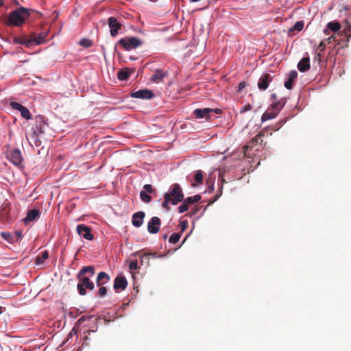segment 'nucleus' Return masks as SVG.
<instances>
[{"label": "nucleus", "instance_id": "obj_1", "mask_svg": "<svg viewBox=\"0 0 351 351\" xmlns=\"http://www.w3.org/2000/svg\"><path fill=\"white\" fill-rule=\"evenodd\" d=\"M95 274V269L94 266H84L79 271L77 274V279L79 282L77 285V289L79 294L85 295L86 294V289L93 291L95 289V284L91 280Z\"/></svg>", "mask_w": 351, "mask_h": 351}, {"label": "nucleus", "instance_id": "obj_2", "mask_svg": "<svg viewBox=\"0 0 351 351\" xmlns=\"http://www.w3.org/2000/svg\"><path fill=\"white\" fill-rule=\"evenodd\" d=\"M29 10L24 8L14 10L10 14L8 24L9 25L20 26L29 16Z\"/></svg>", "mask_w": 351, "mask_h": 351}, {"label": "nucleus", "instance_id": "obj_3", "mask_svg": "<svg viewBox=\"0 0 351 351\" xmlns=\"http://www.w3.org/2000/svg\"><path fill=\"white\" fill-rule=\"evenodd\" d=\"M118 44L122 46L125 50L130 51L141 46L143 41L137 37L130 36L121 38Z\"/></svg>", "mask_w": 351, "mask_h": 351}, {"label": "nucleus", "instance_id": "obj_4", "mask_svg": "<svg viewBox=\"0 0 351 351\" xmlns=\"http://www.w3.org/2000/svg\"><path fill=\"white\" fill-rule=\"evenodd\" d=\"M109 281L110 276L107 273L104 271L98 273L96 278L97 286L99 287V289L97 291L98 296L103 298L107 294V288L104 287V285L108 283Z\"/></svg>", "mask_w": 351, "mask_h": 351}, {"label": "nucleus", "instance_id": "obj_5", "mask_svg": "<svg viewBox=\"0 0 351 351\" xmlns=\"http://www.w3.org/2000/svg\"><path fill=\"white\" fill-rule=\"evenodd\" d=\"M165 194H169L173 205H177L179 202L184 200V194L178 184L171 185L169 192Z\"/></svg>", "mask_w": 351, "mask_h": 351}, {"label": "nucleus", "instance_id": "obj_6", "mask_svg": "<svg viewBox=\"0 0 351 351\" xmlns=\"http://www.w3.org/2000/svg\"><path fill=\"white\" fill-rule=\"evenodd\" d=\"M8 160L16 166H21L23 162V157L19 149H16L10 151L8 155Z\"/></svg>", "mask_w": 351, "mask_h": 351}, {"label": "nucleus", "instance_id": "obj_7", "mask_svg": "<svg viewBox=\"0 0 351 351\" xmlns=\"http://www.w3.org/2000/svg\"><path fill=\"white\" fill-rule=\"evenodd\" d=\"M108 23L110 28V35L113 37L116 36L118 34L119 29L121 28V23L114 16L108 18Z\"/></svg>", "mask_w": 351, "mask_h": 351}, {"label": "nucleus", "instance_id": "obj_8", "mask_svg": "<svg viewBox=\"0 0 351 351\" xmlns=\"http://www.w3.org/2000/svg\"><path fill=\"white\" fill-rule=\"evenodd\" d=\"M130 95L133 98L142 99H150L154 96L152 91L148 89H142L137 91H132Z\"/></svg>", "mask_w": 351, "mask_h": 351}, {"label": "nucleus", "instance_id": "obj_9", "mask_svg": "<svg viewBox=\"0 0 351 351\" xmlns=\"http://www.w3.org/2000/svg\"><path fill=\"white\" fill-rule=\"evenodd\" d=\"M76 230L78 234L82 236L84 239L89 241L93 239V235L90 232L91 229L90 227L84 224H80L77 226Z\"/></svg>", "mask_w": 351, "mask_h": 351}, {"label": "nucleus", "instance_id": "obj_10", "mask_svg": "<svg viewBox=\"0 0 351 351\" xmlns=\"http://www.w3.org/2000/svg\"><path fill=\"white\" fill-rule=\"evenodd\" d=\"M160 219L158 217H153L147 224V230L151 234H156L160 230Z\"/></svg>", "mask_w": 351, "mask_h": 351}, {"label": "nucleus", "instance_id": "obj_11", "mask_svg": "<svg viewBox=\"0 0 351 351\" xmlns=\"http://www.w3.org/2000/svg\"><path fill=\"white\" fill-rule=\"evenodd\" d=\"M128 285V281L124 276H118L116 277L114 281L113 287L117 292L119 290H124Z\"/></svg>", "mask_w": 351, "mask_h": 351}, {"label": "nucleus", "instance_id": "obj_12", "mask_svg": "<svg viewBox=\"0 0 351 351\" xmlns=\"http://www.w3.org/2000/svg\"><path fill=\"white\" fill-rule=\"evenodd\" d=\"M213 112V109L206 108L204 109L197 108L193 111V114L197 119H210V113Z\"/></svg>", "mask_w": 351, "mask_h": 351}, {"label": "nucleus", "instance_id": "obj_13", "mask_svg": "<svg viewBox=\"0 0 351 351\" xmlns=\"http://www.w3.org/2000/svg\"><path fill=\"white\" fill-rule=\"evenodd\" d=\"M273 77L269 74H263L259 79L258 87L261 90H265L267 88L269 83L271 82Z\"/></svg>", "mask_w": 351, "mask_h": 351}, {"label": "nucleus", "instance_id": "obj_14", "mask_svg": "<svg viewBox=\"0 0 351 351\" xmlns=\"http://www.w3.org/2000/svg\"><path fill=\"white\" fill-rule=\"evenodd\" d=\"M44 133V130L42 128V123H40V125H37L36 127V130L34 129V131L29 134V138L32 141L36 146H38L40 144V141H39L38 136L39 134Z\"/></svg>", "mask_w": 351, "mask_h": 351}, {"label": "nucleus", "instance_id": "obj_15", "mask_svg": "<svg viewBox=\"0 0 351 351\" xmlns=\"http://www.w3.org/2000/svg\"><path fill=\"white\" fill-rule=\"evenodd\" d=\"M145 214L143 211L135 213L132 215V223L136 228H139L143 223V219Z\"/></svg>", "mask_w": 351, "mask_h": 351}, {"label": "nucleus", "instance_id": "obj_16", "mask_svg": "<svg viewBox=\"0 0 351 351\" xmlns=\"http://www.w3.org/2000/svg\"><path fill=\"white\" fill-rule=\"evenodd\" d=\"M169 73L167 71L156 70L154 73L151 77V81L154 83H159L163 80L165 77L168 75Z\"/></svg>", "mask_w": 351, "mask_h": 351}, {"label": "nucleus", "instance_id": "obj_17", "mask_svg": "<svg viewBox=\"0 0 351 351\" xmlns=\"http://www.w3.org/2000/svg\"><path fill=\"white\" fill-rule=\"evenodd\" d=\"M39 216H40L39 210L32 209L27 212V216L23 219V221L25 224H27L28 223L35 221L36 219H38Z\"/></svg>", "mask_w": 351, "mask_h": 351}, {"label": "nucleus", "instance_id": "obj_18", "mask_svg": "<svg viewBox=\"0 0 351 351\" xmlns=\"http://www.w3.org/2000/svg\"><path fill=\"white\" fill-rule=\"evenodd\" d=\"M298 77V73L296 71H291L288 75V79L284 83V86L286 88L290 90L292 88L293 84Z\"/></svg>", "mask_w": 351, "mask_h": 351}, {"label": "nucleus", "instance_id": "obj_19", "mask_svg": "<svg viewBox=\"0 0 351 351\" xmlns=\"http://www.w3.org/2000/svg\"><path fill=\"white\" fill-rule=\"evenodd\" d=\"M135 69L132 68H125L120 69L117 73V77L120 80H125L129 76L134 73Z\"/></svg>", "mask_w": 351, "mask_h": 351}, {"label": "nucleus", "instance_id": "obj_20", "mask_svg": "<svg viewBox=\"0 0 351 351\" xmlns=\"http://www.w3.org/2000/svg\"><path fill=\"white\" fill-rule=\"evenodd\" d=\"M298 69L300 72H306L310 69L309 57H304L298 64Z\"/></svg>", "mask_w": 351, "mask_h": 351}, {"label": "nucleus", "instance_id": "obj_21", "mask_svg": "<svg viewBox=\"0 0 351 351\" xmlns=\"http://www.w3.org/2000/svg\"><path fill=\"white\" fill-rule=\"evenodd\" d=\"M48 34L47 32H43L39 34V35L34 34L32 35V38L34 41V44L40 45L46 41V37Z\"/></svg>", "mask_w": 351, "mask_h": 351}, {"label": "nucleus", "instance_id": "obj_22", "mask_svg": "<svg viewBox=\"0 0 351 351\" xmlns=\"http://www.w3.org/2000/svg\"><path fill=\"white\" fill-rule=\"evenodd\" d=\"M287 101L285 98H282L278 101H275L271 104V108L278 113L280 111V110L284 107Z\"/></svg>", "mask_w": 351, "mask_h": 351}, {"label": "nucleus", "instance_id": "obj_23", "mask_svg": "<svg viewBox=\"0 0 351 351\" xmlns=\"http://www.w3.org/2000/svg\"><path fill=\"white\" fill-rule=\"evenodd\" d=\"M1 236L3 239L7 241L10 243H14L17 242V238L14 237L13 234L9 232H2L1 233Z\"/></svg>", "mask_w": 351, "mask_h": 351}, {"label": "nucleus", "instance_id": "obj_24", "mask_svg": "<svg viewBox=\"0 0 351 351\" xmlns=\"http://www.w3.org/2000/svg\"><path fill=\"white\" fill-rule=\"evenodd\" d=\"M278 112L274 110L273 112H265L261 117L262 121H265L269 119H272L276 117Z\"/></svg>", "mask_w": 351, "mask_h": 351}, {"label": "nucleus", "instance_id": "obj_25", "mask_svg": "<svg viewBox=\"0 0 351 351\" xmlns=\"http://www.w3.org/2000/svg\"><path fill=\"white\" fill-rule=\"evenodd\" d=\"M327 27L330 30H331L334 32H338L341 29V25L337 21H331L327 24Z\"/></svg>", "mask_w": 351, "mask_h": 351}, {"label": "nucleus", "instance_id": "obj_26", "mask_svg": "<svg viewBox=\"0 0 351 351\" xmlns=\"http://www.w3.org/2000/svg\"><path fill=\"white\" fill-rule=\"evenodd\" d=\"M49 258V253L47 250L42 252L41 256H38L36 258L35 263L36 265H41L44 261Z\"/></svg>", "mask_w": 351, "mask_h": 351}, {"label": "nucleus", "instance_id": "obj_27", "mask_svg": "<svg viewBox=\"0 0 351 351\" xmlns=\"http://www.w3.org/2000/svg\"><path fill=\"white\" fill-rule=\"evenodd\" d=\"M15 41L19 44H23V45H25L27 47L32 45V44H34V41H33V38H32V36L31 37L30 39H27V38H16L15 39Z\"/></svg>", "mask_w": 351, "mask_h": 351}, {"label": "nucleus", "instance_id": "obj_28", "mask_svg": "<svg viewBox=\"0 0 351 351\" xmlns=\"http://www.w3.org/2000/svg\"><path fill=\"white\" fill-rule=\"evenodd\" d=\"M200 199L201 195H195L193 197L186 198L184 201L189 206L190 204H193L194 203L199 202Z\"/></svg>", "mask_w": 351, "mask_h": 351}, {"label": "nucleus", "instance_id": "obj_29", "mask_svg": "<svg viewBox=\"0 0 351 351\" xmlns=\"http://www.w3.org/2000/svg\"><path fill=\"white\" fill-rule=\"evenodd\" d=\"M264 136V134H263V132H260L258 134H257L256 136H254V138H252L250 141V144H261L263 143V139H262V137Z\"/></svg>", "mask_w": 351, "mask_h": 351}, {"label": "nucleus", "instance_id": "obj_30", "mask_svg": "<svg viewBox=\"0 0 351 351\" xmlns=\"http://www.w3.org/2000/svg\"><path fill=\"white\" fill-rule=\"evenodd\" d=\"M171 203V197H170L169 194L164 195V201L162 203V206L167 210H169L170 208L169 206V203Z\"/></svg>", "mask_w": 351, "mask_h": 351}, {"label": "nucleus", "instance_id": "obj_31", "mask_svg": "<svg viewBox=\"0 0 351 351\" xmlns=\"http://www.w3.org/2000/svg\"><path fill=\"white\" fill-rule=\"evenodd\" d=\"M304 23L303 21H298L295 23V25L289 29V32H292V31H301L303 27H304Z\"/></svg>", "mask_w": 351, "mask_h": 351}, {"label": "nucleus", "instance_id": "obj_32", "mask_svg": "<svg viewBox=\"0 0 351 351\" xmlns=\"http://www.w3.org/2000/svg\"><path fill=\"white\" fill-rule=\"evenodd\" d=\"M80 45L85 48H88L93 46V43L91 40L88 38H82L80 41Z\"/></svg>", "mask_w": 351, "mask_h": 351}, {"label": "nucleus", "instance_id": "obj_33", "mask_svg": "<svg viewBox=\"0 0 351 351\" xmlns=\"http://www.w3.org/2000/svg\"><path fill=\"white\" fill-rule=\"evenodd\" d=\"M140 197L142 201L144 202L148 203L150 202L152 200V197L150 195L147 194L145 191H141L140 192Z\"/></svg>", "mask_w": 351, "mask_h": 351}, {"label": "nucleus", "instance_id": "obj_34", "mask_svg": "<svg viewBox=\"0 0 351 351\" xmlns=\"http://www.w3.org/2000/svg\"><path fill=\"white\" fill-rule=\"evenodd\" d=\"M194 179L197 183L201 184L203 180V172L201 170L195 171Z\"/></svg>", "mask_w": 351, "mask_h": 351}, {"label": "nucleus", "instance_id": "obj_35", "mask_svg": "<svg viewBox=\"0 0 351 351\" xmlns=\"http://www.w3.org/2000/svg\"><path fill=\"white\" fill-rule=\"evenodd\" d=\"M181 237V233H173L169 237V241L171 243H177Z\"/></svg>", "mask_w": 351, "mask_h": 351}, {"label": "nucleus", "instance_id": "obj_36", "mask_svg": "<svg viewBox=\"0 0 351 351\" xmlns=\"http://www.w3.org/2000/svg\"><path fill=\"white\" fill-rule=\"evenodd\" d=\"M21 116L26 119H31V114L29 110L24 106V108L20 111Z\"/></svg>", "mask_w": 351, "mask_h": 351}, {"label": "nucleus", "instance_id": "obj_37", "mask_svg": "<svg viewBox=\"0 0 351 351\" xmlns=\"http://www.w3.org/2000/svg\"><path fill=\"white\" fill-rule=\"evenodd\" d=\"M10 105L13 109L17 110L19 112L24 108L23 105L16 101H11Z\"/></svg>", "mask_w": 351, "mask_h": 351}, {"label": "nucleus", "instance_id": "obj_38", "mask_svg": "<svg viewBox=\"0 0 351 351\" xmlns=\"http://www.w3.org/2000/svg\"><path fill=\"white\" fill-rule=\"evenodd\" d=\"M178 209L180 213H183L189 209V205L184 201L182 205L179 206Z\"/></svg>", "mask_w": 351, "mask_h": 351}, {"label": "nucleus", "instance_id": "obj_39", "mask_svg": "<svg viewBox=\"0 0 351 351\" xmlns=\"http://www.w3.org/2000/svg\"><path fill=\"white\" fill-rule=\"evenodd\" d=\"M180 228H181V232L180 233H182L184 231H185V230L186 229L187 226H188V222L186 220H184V221H181L180 222Z\"/></svg>", "mask_w": 351, "mask_h": 351}, {"label": "nucleus", "instance_id": "obj_40", "mask_svg": "<svg viewBox=\"0 0 351 351\" xmlns=\"http://www.w3.org/2000/svg\"><path fill=\"white\" fill-rule=\"evenodd\" d=\"M325 48H326L325 41L322 40L319 43V45H318L317 51L323 53L325 50Z\"/></svg>", "mask_w": 351, "mask_h": 351}, {"label": "nucleus", "instance_id": "obj_41", "mask_svg": "<svg viewBox=\"0 0 351 351\" xmlns=\"http://www.w3.org/2000/svg\"><path fill=\"white\" fill-rule=\"evenodd\" d=\"M143 189L146 193H152L154 191L151 184H145Z\"/></svg>", "mask_w": 351, "mask_h": 351}, {"label": "nucleus", "instance_id": "obj_42", "mask_svg": "<svg viewBox=\"0 0 351 351\" xmlns=\"http://www.w3.org/2000/svg\"><path fill=\"white\" fill-rule=\"evenodd\" d=\"M252 106L250 105V104H247V105H245L244 106H243L241 108V113H244L247 111H249L250 110H252Z\"/></svg>", "mask_w": 351, "mask_h": 351}, {"label": "nucleus", "instance_id": "obj_43", "mask_svg": "<svg viewBox=\"0 0 351 351\" xmlns=\"http://www.w3.org/2000/svg\"><path fill=\"white\" fill-rule=\"evenodd\" d=\"M129 268L132 270H135L138 268V262L137 261H132L129 265Z\"/></svg>", "mask_w": 351, "mask_h": 351}, {"label": "nucleus", "instance_id": "obj_44", "mask_svg": "<svg viewBox=\"0 0 351 351\" xmlns=\"http://www.w3.org/2000/svg\"><path fill=\"white\" fill-rule=\"evenodd\" d=\"M247 86V84L245 82H241L239 84L238 92H241Z\"/></svg>", "mask_w": 351, "mask_h": 351}, {"label": "nucleus", "instance_id": "obj_45", "mask_svg": "<svg viewBox=\"0 0 351 351\" xmlns=\"http://www.w3.org/2000/svg\"><path fill=\"white\" fill-rule=\"evenodd\" d=\"M14 237L17 238V241L22 238V232L21 231L15 232V234H13Z\"/></svg>", "mask_w": 351, "mask_h": 351}, {"label": "nucleus", "instance_id": "obj_46", "mask_svg": "<svg viewBox=\"0 0 351 351\" xmlns=\"http://www.w3.org/2000/svg\"><path fill=\"white\" fill-rule=\"evenodd\" d=\"M143 256H144V257H147L148 256H152L153 258L162 257L163 256V255H157V254H156V253H154V254H147V253H145Z\"/></svg>", "mask_w": 351, "mask_h": 351}, {"label": "nucleus", "instance_id": "obj_47", "mask_svg": "<svg viewBox=\"0 0 351 351\" xmlns=\"http://www.w3.org/2000/svg\"><path fill=\"white\" fill-rule=\"evenodd\" d=\"M322 57V53L319 51H317L315 54V59L318 61H321Z\"/></svg>", "mask_w": 351, "mask_h": 351}, {"label": "nucleus", "instance_id": "obj_48", "mask_svg": "<svg viewBox=\"0 0 351 351\" xmlns=\"http://www.w3.org/2000/svg\"><path fill=\"white\" fill-rule=\"evenodd\" d=\"M335 36H332L328 38L324 41L325 42L327 41L328 43H330L332 41H335Z\"/></svg>", "mask_w": 351, "mask_h": 351}, {"label": "nucleus", "instance_id": "obj_49", "mask_svg": "<svg viewBox=\"0 0 351 351\" xmlns=\"http://www.w3.org/2000/svg\"><path fill=\"white\" fill-rule=\"evenodd\" d=\"M85 319H85V316H82V317H81L78 319L77 322H78V323H82V322H84Z\"/></svg>", "mask_w": 351, "mask_h": 351}, {"label": "nucleus", "instance_id": "obj_50", "mask_svg": "<svg viewBox=\"0 0 351 351\" xmlns=\"http://www.w3.org/2000/svg\"><path fill=\"white\" fill-rule=\"evenodd\" d=\"M221 110L220 109H218V108H216V109H213V112H215L217 114H219L221 113Z\"/></svg>", "mask_w": 351, "mask_h": 351}, {"label": "nucleus", "instance_id": "obj_51", "mask_svg": "<svg viewBox=\"0 0 351 351\" xmlns=\"http://www.w3.org/2000/svg\"><path fill=\"white\" fill-rule=\"evenodd\" d=\"M271 99H274V100H276V99H277V97H276V94H272V95H271Z\"/></svg>", "mask_w": 351, "mask_h": 351}, {"label": "nucleus", "instance_id": "obj_52", "mask_svg": "<svg viewBox=\"0 0 351 351\" xmlns=\"http://www.w3.org/2000/svg\"><path fill=\"white\" fill-rule=\"evenodd\" d=\"M197 210H198V209L196 208L194 211H193L191 213V214H188V215H190V216L192 215H195L197 213Z\"/></svg>", "mask_w": 351, "mask_h": 351}, {"label": "nucleus", "instance_id": "obj_53", "mask_svg": "<svg viewBox=\"0 0 351 351\" xmlns=\"http://www.w3.org/2000/svg\"><path fill=\"white\" fill-rule=\"evenodd\" d=\"M4 5V0H0V7H2Z\"/></svg>", "mask_w": 351, "mask_h": 351}, {"label": "nucleus", "instance_id": "obj_54", "mask_svg": "<svg viewBox=\"0 0 351 351\" xmlns=\"http://www.w3.org/2000/svg\"><path fill=\"white\" fill-rule=\"evenodd\" d=\"M130 59L132 60H135L136 58L131 56L130 57Z\"/></svg>", "mask_w": 351, "mask_h": 351}, {"label": "nucleus", "instance_id": "obj_55", "mask_svg": "<svg viewBox=\"0 0 351 351\" xmlns=\"http://www.w3.org/2000/svg\"><path fill=\"white\" fill-rule=\"evenodd\" d=\"M324 33H325L326 34H328V31L327 29H325V30H324Z\"/></svg>", "mask_w": 351, "mask_h": 351}, {"label": "nucleus", "instance_id": "obj_56", "mask_svg": "<svg viewBox=\"0 0 351 351\" xmlns=\"http://www.w3.org/2000/svg\"><path fill=\"white\" fill-rule=\"evenodd\" d=\"M167 236L166 234L163 236L164 239H167Z\"/></svg>", "mask_w": 351, "mask_h": 351}, {"label": "nucleus", "instance_id": "obj_57", "mask_svg": "<svg viewBox=\"0 0 351 351\" xmlns=\"http://www.w3.org/2000/svg\"><path fill=\"white\" fill-rule=\"evenodd\" d=\"M1 308H1V306H0V314H1V313H2Z\"/></svg>", "mask_w": 351, "mask_h": 351}, {"label": "nucleus", "instance_id": "obj_58", "mask_svg": "<svg viewBox=\"0 0 351 351\" xmlns=\"http://www.w3.org/2000/svg\"><path fill=\"white\" fill-rule=\"evenodd\" d=\"M186 239H187V237L186 238H184L183 243L186 240Z\"/></svg>", "mask_w": 351, "mask_h": 351}, {"label": "nucleus", "instance_id": "obj_59", "mask_svg": "<svg viewBox=\"0 0 351 351\" xmlns=\"http://www.w3.org/2000/svg\"><path fill=\"white\" fill-rule=\"evenodd\" d=\"M150 1H152V2H155V1H156L157 0H150Z\"/></svg>", "mask_w": 351, "mask_h": 351}, {"label": "nucleus", "instance_id": "obj_60", "mask_svg": "<svg viewBox=\"0 0 351 351\" xmlns=\"http://www.w3.org/2000/svg\"><path fill=\"white\" fill-rule=\"evenodd\" d=\"M350 19H348L347 22H348V23H350V22H349V21H350Z\"/></svg>", "mask_w": 351, "mask_h": 351}, {"label": "nucleus", "instance_id": "obj_61", "mask_svg": "<svg viewBox=\"0 0 351 351\" xmlns=\"http://www.w3.org/2000/svg\"><path fill=\"white\" fill-rule=\"evenodd\" d=\"M349 28L351 29V25H349Z\"/></svg>", "mask_w": 351, "mask_h": 351}]
</instances>
